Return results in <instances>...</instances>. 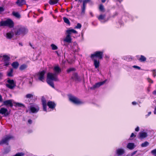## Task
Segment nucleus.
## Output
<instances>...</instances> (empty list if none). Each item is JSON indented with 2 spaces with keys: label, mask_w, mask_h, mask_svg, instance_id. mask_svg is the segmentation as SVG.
I'll use <instances>...</instances> for the list:
<instances>
[{
  "label": "nucleus",
  "mask_w": 156,
  "mask_h": 156,
  "mask_svg": "<svg viewBox=\"0 0 156 156\" xmlns=\"http://www.w3.org/2000/svg\"><path fill=\"white\" fill-rule=\"evenodd\" d=\"M53 81H59L58 76L55 73H48L47 74L46 82L51 87L55 88L54 84Z\"/></svg>",
  "instance_id": "obj_1"
},
{
  "label": "nucleus",
  "mask_w": 156,
  "mask_h": 156,
  "mask_svg": "<svg viewBox=\"0 0 156 156\" xmlns=\"http://www.w3.org/2000/svg\"><path fill=\"white\" fill-rule=\"evenodd\" d=\"M28 31V30L27 27L20 25L17 27L15 31V34L16 35H19L21 34L24 35L27 33Z\"/></svg>",
  "instance_id": "obj_2"
},
{
  "label": "nucleus",
  "mask_w": 156,
  "mask_h": 156,
  "mask_svg": "<svg viewBox=\"0 0 156 156\" xmlns=\"http://www.w3.org/2000/svg\"><path fill=\"white\" fill-rule=\"evenodd\" d=\"M42 102L43 105V110L44 111L47 112V105L52 109H54L56 107V105L54 102L51 101H48L47 104L46 101L44 98H42Z\"/></svg>",
  "instance_id": "obj_3"
},
{
  "label": "nucleus",
  "mask_w": 156,
  "mask_h": 156,
  "mask_svg": "<svg viewBox=\"0 0 156 156\" xmlns=\"http://www.w3.org/2000/svg\"><path fill=\"white\" fill-rule=\"evenodd\" d=\"M104 52L102 51H97L91 54L90 56L91 58L96 59L98 58V60L102 59Z\"/></svg>",
  "instance_id": "obj_4"
},
{
  "label": "nucleus",
  "mask_w": 156,
  "mask_h": 156,
  "mask_svg": "<svg viewBox=\"0 0 156 156\" xmlns=\"http://www.w3.org/2000/svg\"><path fill=\"white\" fill-rule=\"evenodd\" d=\"M68 97L69 101L74 104L79 105L83 103V102L81 101L79 98L71 94H69Z\"/></svg>",
  "instance_id": "obj_5"
},
{
  "label": "nucleus",
  "mask_w": 156,
  "mask_h": 156,
  "mask_svg": "<svg viewBox=\"0 0 156 156\" xmlns=\"http://www.w3.org/2000/svg\"><path fill=\"white\" fill-rule=\"evenodd\" d=\"M13 137L11 136L7 135L6 136L2 139L0 141V145L5 144L7 145H8L9 141L11 139H13Z\"/></svg>",
  "instance_id": "obj_6"
},
{
  "label": "nucleus",
  "mask_w": 156,
  "mask_h": 156,
  "mask_svg": "<svg viewBox=\"0 0 156 156\" xmlns=\"http://www.w3.org/2000/svg\"><path fill=\"white\" fill-rule=\"evenodd\" d=\"M7 82L8 83L6 84V86L10 89H13L16 86V84L13 80H11L9 79L7 80Z\"/></svg>",
  "instance_id": "obj_7"
},
{
  "label": "nucleus",
  "mask_w": 156,
  "mask_h": 156,
  "mask_svg": "<svg viewBox=\"0 0 156 156\" xmlns=\"http://www.w3.org/2000/svg\"><path fill=\"white\" fill-rule=\"evenodd\" d=\"M2 60L4 62V66H8L10 64V58L8 55H4L2 56Z\"/></svg>",
  "instance_id": "obj_8"
},
{
  "label": "nucleus",
  "mask_w": 156,
  "mask_h": 156,
  "mask_svg": "<svg viewBox=\"0 0 156 156\" xmlns=\"http://www.w3.org/2000/svg\"><path fill=\"white\" fill-rule=\"evenodd\" d=\"M13 100L10 99L5 101L3 102L2 105H5L7 107H10L12 108L13 105L12 103Z\"/></svg>",
  "instance_id": "obj_9"
},
{
  "label": "nucleus",
  "mask_w": 156,
  "mask_h": 156,
  "mask_svg": "<svg viewBox=\"0 0 156 156\" xmlns=\"http://www.w3.org/2000/svg\"><path fill=\"white\" fill-rule=\"evenodd\" d=\"M45 73V71L43 70L42 71L39 72L38 74V78L39 80L43 82H44L43 80L44 79V76Z\"/></svg>",
  "instance_id": "obj_10"
},
{
  "label": "nucleus",
  "mask_w": 156,
  "mask_h": 156,
  "mask_svg": "<svg viewBox=\"0 0 156 156\" xmlns=\"http://www.w3.org/2000/svg\"><path fill=\"white\" fill-rule=\"evenodd\" d=\"M0 114L4 115V116H8L10 114L7 109L4 108H1L0 109Z\"/></svg>",
  "instance_id": "obj_11"
},
{
  "label": "nucleus",
  "mask_w": 156,
  "mask_h": 156,
  "mask_svg": "<svg viewBox=\"0 0 156 156\" xmlns=\"http://www.w3.org/2000/svg\"><path fill=\"white\" fill-rule=\"evenodd\" d=\"M71 79L75 81H80V77L76 72H74L73 73Z\"/></svg>",
  "instance_id": "obj_12"
},
{
  "label": "nucleus",
  "mask_w": 156,
  "mask_h": 156,
  "mask_svg": "<svg viewBox=\"0 0 156 156\" xmlns=\"http://www.w3.org/2000/svg\"><path fill=\"white\" fill-rule=\"evenodd\" d=\"M14 26V23L13 21L10 19H8L6 20V26L9 27L10 28H12Z\"/></svg>",
  "instance_id": "obj_13"
},
{
  "label": "nucleus",
  "mask_w": 156,
  "mask_h": 156,
  "mask_svg": "<svg viewBox=\"0 0 156 156\" xmlns=\"http://www.w3.org/2000/svg\"><path fill=\"white\" fill-rule=\"evenodd\" d=\"M15 3L18 6L21 7L26 4V2L25 0H17Z\"/></svg>",
  "instance_id": "obj_14"
},
{
  "label": "nucleus",
  "mask_w": 156,
  "mask_h": 156,
  "mask_svg": "<svg viewBox=\"0 0 156 156\" xmlns=\"http://www.w3.org/2000/svg\"><path fill=\"white\" fill-rule=\"evenodd\" d=\"M91 59L94 62V64L95 68L97 69L98 68L100 65L99 60L94 58H91Z\"/></svg>",
  "instance_id": "obj_15"
},
{
  "label": "nucleus",
  "mask_w": 156,
  "mask_h": 156,
  "mask_svg": "<svg viewBox=\"0 0 156 156\" xmlns=\"http://www.w3.org/2000/svg\"><path fill=\"white\" fill-rule=\"evenodd\" d=\"M106 80H105L104 81L99 82L96 83L93 86L92 88H91V89H95L97 87H100V86L103 85L106 82Z\"/></svg>",
  "instance_id": "obj_16"
},
{
  "label": "nucleus",
  "mask_w": 156,
  "mask_h": 156,
  "mask_svg": "<svg viewBox=\"0 0 156 156\" xmlns=\"http://www.w3.org/2000/svg\"><path fill=\"white\" fill-rule=\"evenodd\" d=\"M53 70L55 72L54 73L57 76L61 72V69L58 66H55Z\"/></svg>",
  "instance_id": "obj_17"
},
{
  "label": "nucleus",
  "mask_w": 156,
  "mask_h": 156,
  "mask_svg": "<svg viewBox=\"0 0 156 156\" xmlns=\"http://www.w3.org/2000/svg\"><path fill=\"white\" fill-rule=\"evenodd\" d=\"M72 39L71 38V36L67 34L65 38L64 39V41L67 43H70L72 42Z\"/></svg>",
  "instance_id": "obj_18"
},
{
  "label": "nucleus",
  "mask_w": 156,
  "mask_h": 156,
  "mask_svg": "<svg viewBox=\"0 0 156 156\" xmlns=\"http://www.w3.org/2000/svg\"><path fill=\"white\" fill-rule=\"evenodd\" d=\"M125 152V151L122 149H118L116 150V154L119 156L122 155Z\"/></svg>",
  "instance_id": "obj_19"
},
{
  "label": "nucleus",
  "mask_w": 156,
  "mask_h": 156,
  "mask_svg": "<svg viewBox=\"0 0 156 156\" xmlns=\"http://www.w3.org/2000/svg\"><path fill=\"white\" fill-rule=\"evenodd\" d=\"M66 33L67 35H69L71 36L72 33L76 34L77 33V32L73 29H69L66 31Z\"/></svg>",
  "instance_id": "obj_20"
},
{
  "label": "nucleus",
  "mask_w": 156,
  "mask_h": 156,
  "mask_svg": "<svg viewBox=\"0 0 156 156\" xmlns=\"http://www.w3.org/2000/svg\"><path fill=\"white\" fill-rule=\"evenodd\" d=\"M30 110L31 112L32 113H36L39 111V108L38 107L36 108L34 106H31L30 108Z\"/></svg>",
  "instance_id": "obj_21"
},
{
  "label": "nucleus",
  "mask_w": 156,
  "mask_h": 156,
  "mask_svg": "<svg viewBox=\"0 0 156 156\" xmlns=\"http://www.w3.org/2000/svg\"><path fill=\"white\" fill-rule=\"evenodd\" d=\"M139 137L141 139L147 137V133L145 132H140L139 133Z\"/></svg>",
  "instance_id": "obj_22"
},
{
  "label": "nucleus",
  "mask_w": 156,
  "mask_h": 156,
  "mask_svg": "<svg viewBox=\"0 0 156 156\" xmlns=\"http://www.w3.org/2000/svg\"><path fill=\"white\" fill-rule=\"evenodd\" d=\"M135 147L134 143H128L127 146V147L129 150H133Z\"/></svg>",
  "instance_id": "obj_23"
},
{
  "label": "nucleus",
  "mask_w": 156,
  "mask_h": 156,
  "mask_svg": "<svg viewBox=\"0 0 156 156\" xmlns=\"http://www.w3.org/2000/svg\"><path fill=\"white\" fill-rule=\"evenodd\" d=\"M19 66V63L18 62H14L12 64V66L15 69H17Z\"/></svg>",
  "instance_id": "obj_24"
},
{
  "label": "nucleus",
  "mask_w": 156,
  "mask_h": 156,
  "mask_svg": "<svg viewBox=\"0 0 156 156\" xmlns=\"http://www.w3.org/2000/svg\"><path fill=\"white\" fill-rule=\"evenodd\" d=\"M106 17V15L104 14H101L99 16L97 17V18L98 20L100 21H101L102 20H103L105 19Z\"/></svg>",
  "instance_id": "obj_25"
},
{
  "label": "nucleus",
  "mask_w": 156,
  "mask_h": 156,
  "mask_svg": "<svg viewBox=\"0 0 156 156\" xmlns=\"http://www.w3.org/2000/svg\"><path fill=\"white\" fill-rule=\"evenodd\" d=\"M13 36L14 34L13 33L8 32L6 34V37L9 39H11Z\"/></svg>",
  "instance_id": "obj_26"
},
{
  "label": "nucleus",
  "mask_w": 156,
  "mask_h": 156,
  "mask_svg": "<svg viewBox=\"0 0 156 156\" xmlns=\"http://www.w3.org/2000/svg\"><path fill=\"white\" fill-rule=\"evenodd\" d=\"M13 103L14 104V106L16 107H25V105L23 104L18 102H13Z\"/></svg>",
  "instance_id": "obj_27"
},
{
  "label": "nucleus",
  "mask_w": 156,
  "mask_h": 156,
  "mask_svg": "<svg viewBox=\"0 0 156 156\" xmlns=\"http://www.w3.org/2000/svg\"><path fill=\"white\" fill-rule=\"evenodd\" d=\"M28 66L26 64H23L21 65L19 67V69L20 71H23L26 69Z\"/></svg>",
  "instance_id": "obj_28"
},
{
  "label": "nucleus",
  "mask_w": 156,
  "mask_h": 156,
  "mask_svg": "<svg viewBox=\"0 0 156 156\" xmlns=\"http://www.w3.org/2000/svg\"><path fill=\"white\" fill-rule=\"evenodd\" d=\"M138 60L140 62H145L146 60V58L144 56L141 55Z\"/></svg>",
  "instance_id": "obj_29"
},
{
  "label": "nucleus",
  "mask_w": 156,
  "mask_h": 156,
  "mask_svg": "<svg viewBox=\"0 0 156 156\" xmlns=\"http://www.w3.org/2000/svg\"><path fill=\"white\" fill-rule=\"evenodd\" d=\"M99 9L100 12H104L105 11L104 6L102 4H101L99 5Z\"/></svg>",
  "instance_id": "obj_30"
},
{
  "label": "nucleus",
  "mask_w": 156,
  "mask_h": 156,
  "mask_svg": "<svg viewBox=\"0 0 156 156\" xmlns=\"http://www.w3.org/2000/svg\"><path fill=\"white\" fill-rule=\"evenodd\" d=\"M58 1L59 0H50L49 3L51 5H53L57 3Z\"/></svg>",
  "instance_id": "obj_31"
},
{
  "label": "nucleus",
  "mask_w": 156,
  "mask_h": 156,
  "mask_svg": "<svg viewBox=\"0 0 156 156\" xmlns=\"http://www.w3.org/2000/svg\"><path fill=\"white\" fill-rule=\"evenodd\" d=\"M63 19L64 20V22L68 24L69 25H70V22L69 20L66 17H63Z\"/></svg>",
  "instance_id": "obj_32"
},
{
  "label": "nucleus",
  "mask_w": 156,
  "mask_h": 156,
  "mask_svg": "<svg viewBox=\"0 0 156 156\" xmlns=\"http://www.w3.org/2000/svg\"><path fill=\"white\" fill-rule=\"evenodd\" d=\"M13 72V69H10V71L7 73V76L9 77L12 76H13L12 74Z\"/></svg>",
  "instance_id": "obj_33"
},
{
  "label": "nucleus",
  "mask_w": 156,
  "mask_h": 156,
  "mask_svg": "<svg viewBox=\"0 0 156 156\" xmlns=\"http://www.w3.org/2000/svg\"><path fill=\"white\" fill-rule=\"evenodd\" d=\"M12 14L14 16L16 17L17 18H20V15L18 12H12Z\"/></svg>",
  "instance_id": "obj_34"
},
{
  "label": "nucleus",
  "mask_w": 156,
  "mask_h": 156,
  "mask_svg": "<svg viewBox=\"0 0 156 156\" xmlns=\"http://www.w3.org/2000/svg\"><path fill=\"white\" fill-rule=\"evenodd\" d=\"M76 70V69L74 68H70L68 69L67 70V72L68 73H69L72 71H75Z\"/></svg>",
  "instance_id": "obj_35"
},
{
  "label": "nucleus",
  "mask_w": 156,
  "mask_h": 156,
  "mask_svg": "<svg viewBox=\"0 0 156 156\" xmlns=\"http://www.w3.org/2000/svg\"><path fill=\"white\" fill-rule=\"evenodd\" d=\"M6 26V20L2 21L0 22V27Z\"/></svg>",
  "instance_id": "obj_36"
},
{
  "label": "nucleus",
  "mask_w": 156,
  "mask_h": 156,
  "mask_svg": "<svg viewBox=\"0 0 156 156\" xmlns=\"http://www.w3.org/2000/svg\"><path fill=\"white\" fill-rule=\"evenodd\" d=\"M149 144V143L147 141H145L141 144V146L142 147H145L147 146Z\"/></svg>",
  "instance_id": "obj_37"
},
{
  "label": "nucleus",
  "mask_w": 156,
  "mask_h": 156,
  "mask_svg": "<svg viewBox=\"0 0 156 156\" xmlns=\"http://www.w3.org/2000/svg\"><path fill=\"white\" fill-rule=\"evenodd\" d=\"M24 153L23 152H18L13 156H23Z\"/></svg>",
  "instance_id": "obj_38"
},
{
  "label": "nucleus",
  "mask_w": 156,
  "mask_h": 156,
  "mask_svg": "<svg viewBox=\"0 0 156 156\" xmlns=\"http://www.w3.org/2000/svg\"><path fill=\"white\" fill-rule=\"evenodd\" d=\"M90 2V0H84L83 1V5L86 6V4Z\"/></svg>",
  "instance_id": "obj_39"
},
{
  "label": "nucleus",
  "mask_w": 156,
  "mask_h": 156,
  "mask_svg": "<svg viewBox=\"0 0 156 156\" xmlns=\"http://www.w3.org/2000/svg\"><path fill=\"white\" fill-rule=\"evenodd\" d=\"M51 46L52 48V49L53 50H57L58 49L57 47L54 44H52L51 45Z\"/></svg>",
  "instance_id": "obj_40"
},
{
  "label": "nucleus",
  "mask_w": 156,
  "mask_h": 156,
  "mask_svg": "<svg viewBox=\"0 0 156 156\" xmlns=\"http://www.w3.org/2000/svg\"><path fill=\"white\" fill-rule=\"evenodd\" d=\"M86 7L85 6L83 5L82 7V8L81 14H84L85 13Z\"/></svg>",
  "instance_id": "obj_41"
},
{
  "label": "nucleus",
  "mask_w": 156,
  "mask_h": 156,
  "mask_svg": "<svg viewBox=\"0 0 156 156\" xmlns=\"http://www.w3.org/2000/svg\"><path fill=\"white\" fill-rule=\"evenodd\" d=\"M26 97L27 98H33V95L32 94H29L26 95Z\"/></svg>",
  "instance_id": "obj_42"
},
{
  "label": "nucleus",
  "mask_w": 156,
  "mask_h": 156,
  "mask_svg": "<svg viewBox=\"0 0 156 156\" xmlns=\"http://www.w3.org/2000/svg\"><path fill=\"white\" fill-rule=\"evenodd\" d=\"M82 27V25L80 23H78L77 25L75 27L76 29H80Z\"/></svg>",
  "instance_id": "obj_43"
},
{
  "label": "nucleus",
  "mask_w": 156,
  "mask_h": 156,
  "mask_svg": "<svg viewBox=\"0 0 156 156\" xmlns=\"http://www.w3.org/2000/svg\"><path fill=\"white\" fill-rule=\"evenodd\" d=\"M151 153L154 156H156V148L151 151Z\"/></svg>",
  "instance_id": "obj_44"
},
{
  "label": "nucleus",
  "mask_w": 156,
  "mask_h": 156,
  "mask_svg": "<svg viewBox=\"0 0 156 156\" xmlns=\"http://www.w3.org/2000/svg\"><path fill=\"white\" fill-rule=\"evenodd\" d=\"M43 19V17H40V18L39 20H37V22L38 23H39L41 22L42 21Z\"/></svg>",
  "instance_id": "obj_45"
},
{
  "label": "nucleus",
  "mask_w": 156,
  "mask_h": 156,
  "mask_svg": "<svg viewBox=\"0 0 156 156\" xmlns=\"http://www.w3.org/2000/svg\"><path fill=\"white\" fill-rule=\"evenodd\" d=\"M5 10V9L3 7H0V14L2 12H3Z\"/></svg>",
  "instance_id": "obj_46"
},
{
  "label": "nucleus",
  "mask_w": 156,
  "mask_h": 156,
  "mask_svg": "<svg viewBox=\"0 0 156 156\" xmlns=\"http://www.w3.org/2000/svg\"><path fill=\"white\" fill-rule=\"evenodd\" d=\"M155 69H153L152 71H153V76L155 77L156 76V72H155Z\"/></svg>",
  "instance_id": "obj_47"
},
{
  "label": "nucleus",
  "mask_w": 156,
  "mask_h": 156,
  "mask_svg": "<svg viewBox=\"0 0 156 156\" xmlns=\"http://www.w3.org/2000/svg\"><path fill=\"white\" fill-rule=\"evenodd\" d=\"M133 68L137 69H138V70H140L141 69L140 67L138 66H135V65L133 66Z\"/></svg>",
  "instance_id": "obj_48"
},
{
  "label": "nucleus",
  "mask_w": 156,
  "mask_h": 156,
  "mask_svg": "<svg viewBox=\"0 0 156 156\" xmlns=\"http://www.w3.org/2000/svg\"><path fill=\"white\" fill-rule=\"evenodd\" d=\"M147 80L148 82L151 83H152L153 82V81L150 78H148Z\"/></svg>",
  "instance_id": "obj_49"
},
{
  "label": "nucleus",
  "mask_w": 156,
  "mask_h": 156,
  "mask_svg": "<svg viewBox=\"0 0 156 156\" xmlns=\"http://www.w3.org/2000/svg\"><path fill=\"white\" fill-rule=\"evenodd\" d=\"M28 123L30 124H31L32 122V120L31 119H28Z\"/></svg>",
  "instance_id": "obj_50"
},
{
  "label": "nucleus",
  "mask_w": 156,
  "mask_h": 156,
  "mask_svg": "<svg viewBox=\"0 0 156 156\" xmlns=\"http://www.w3.org/2000/svg\"><path fill=\"white\" fill-rule=\"evenodd\" d=\"M118 15V13L117 12H115L114 13V14L112 16V17H114L115 16H117V15Z\"/></svg>",
  "instance_id": "obj_51"
},
{
  "label": "nucleus",
  "mask_w": 156,
  "mask_h": 156,
  "mask_svg": "<svg viewBox=\"0 0 156 156\" xmlns=\"http://www.w3.org/2000/svg\"><path fill=\"white\" fill-rule=\"evenodd\" d=\"M3 101V99L2 96L0 94V102H2Z\"/></svg>",
  "instance_id": "obj_52"
},
{
  "label": "nucleus",
  "mask_w": 156,
  "mask_h": 156,
  "mask_svg": "<svg viewBox=\"0 0 156 156\" xmlns=\"http://www.w3.org/2000/svg\"><path fill=\"white\" fill-rule=\"evenodd\" d=\"M135 130L136 132H138L139 130V128L138 126L135 129Z\"/></svg>",
  "instance_id": "obj_53"
},
{
  "label": "nucleus",
  "mask_w": 156,
  "mask_h": 156,
  "mask_svg": "<svg viewBox=\"0 0 156 156\" xmlns=\"http://www.w3.org/2000/svg\"><path fill=\"white\" fill-rule=\"evenodd\" d=\"M137 152V151H134L131 154V155H132V156L133 155H134L135 154H136V153Z\"/></svg>",
  "instance_id": "obj_54"
},
{
  "label": "nucleus",
  "mask_w": 156,
  "mask_h": 156,
  "mask_svg": "<svg viewBox=\"0 0 156 156\" xmlns=\"http://www.w3.org/2000/svg\"><path fill=\"white\" fill-rule=\"evenodd\" d=\"M133 136H134V137H135L136 136L135 135L134 133H132L131 134V135L130 136V137H132Z\"/></svg>",
  "instance_id": "obj_55"
},
{
  "label": "nucleus",
  "mask_w": 156,
  "mask_h": 156,
  "mask_svg": "<svg viewBox=\"0 0 156 156\" xmlns=\"http://www.w3.org/2000/svg\"><path fill=\"white\" fill-rule=\"evenodd\" d=\"M137 104V103L135 101H133L132 102V104L133 105H136Z\"/></svg>",
  "instance_id": "obj_56"
},
{
  "label": "nucleus",
  "mask_w": 156,
  "mask_h": 156,
  "mask_svg": "<svg viewBox=\"0 0 156 156\" xmlns=\"http://www.w3.org/2000/svg\"><path fill=\"white\" fill-rule=\"evenodd\" d=\"M152 94L154 95H156V90H154Z\"/></svg>",
  "instance_id": "obj_57"
},
{
  "label": "nucleus",
  "mask_w": 156,
  "mask_h": 156,
  "mask_svg": "<svg viewBox=\"0 0 156 156\" xmlns=\"http://www.w3.org/2000/svg\"><path fill=\"white\" fill-rule=\"evenodd\" d=\"M129 60L130 61H131L133 59V58L131 56H129Z\"/></svg>",
  "instance_id": "obj_58"
},
{
  "label": "nucleus",
  "mask_w": 156,
  "mask_h": 156,
  "mask_svg": "<svg viewBox=\"0 0 156 156\" xmlns=\"http://www.w3.org/2000/svg\"><path fill=\"white\" fill-rule=\"evenodd\" d=\"M154 114H156V107L154 109Z\"/></svg>",
  "instance_id": "obj_59"
},
{
  "label": "nucleus",
  "mask_w": 156,
  "mask_h": 156,
  "mask_svg": "<svg viewBox=\"0 0 156 156\" xmlns=\"http://www.w3.org/2000/svg\"><path fill=\"white\" fill-rule=\"evenodd\" d=\"M37 11L39 12L43 13V12L41 11V10L40 9H38Z\"/></svg>",
  "instance_id": "obj_60"
},
{
  "label": "nucleus",
  "mask_w": 156,
  "mask_h": 156,
  "mask_svg": "<svg viewBox=\"0 0 156 156\" xmlns=\"http://www.w3.org/2000/svg\"><path fill=\"white\" fill-rule=\"evenodd\" d=\"M2 76V74L0 73V78H1Z\"/></svg>",
  "instance_id": "obj_61"
},
{
  "label": "nucleus",
  "mask_w": 156,
  "mask_h": 156,
  "mask_svg": "<svg viewBox=\"0 0 156 156\" xmlns=\"http://www.w3.org/2000/svg\"><path fill=\"white\" fill-rule=\"evenodd\" d=\"M106 1V0H101V2H102L104 3Z\"/></svg>",
  "instance_id": "obj_62"
},
{
  "label": "nucleus",
  "mask_w": 156,
  "mask_h": 156,
  "mask_svg": "<svg viewBox=\"0 0 156 156\" xmlns=\"http://www.w3.org/2000/svg\"><path fill=\"white\" fill-rule=\"evenodd\" d=\"M151 114V112H149L148 113V114H147V115L148 116H149L150 114Z\"/></svg>",
  "instance_id": "obj_63"
},
{
  "label": "nucleus",
  "mask_w": 156,
  "mask_h": 156,
  "mask_svg": "<svg viewBox=\"0 0 156 156\" xmlns=\"http://www.w3.org/2000/svg\"><path fill=\"white\" fill-rule=\"evenodd\" d=\"M118 0L119 1V2L120 3L121 2L123 1V0Z\"/></svg>",
  "instance_id": "obj_64"
}]
</instances>
